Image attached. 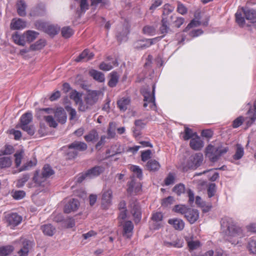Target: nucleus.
Here are the masks:
<instances>
[{"label":"nucleus","instance_id":"obj_1","mask_svg":"<svg viewBox=\"0 0 256 256\" xmlns=\"http://www.w3.org/2000/svg\"><path fill=\"white\" fill-rule=\"evenodd\" d=\"M221 226L224 239L232 244H237L238 242V239L243 236L242 228L234 224L232 218H222L221 220Z\"/></svg>","mask_w":256,"mask_h":256},{"label":"nucleus","instance_id":"obj_2","mask_svg":"<svg viewBox=\"0 0 256 256\" xmlns=\"http://www.w3.org/2000/svg\"><path fill=\"white\" fill-rule=\"evenodd\" d=\"M242 14L246 18L249 20L252 24L256 19V11L255 10L242 8L240 10H238L235 14L236 22L240 26H243L245 24V19L242 16Z\"/></svg>","mask_w":256,"mask_h":256},{"label":"nucleus","instance_id":"obj_3","mask_svg":"<svg viewBox=\"0 0 256 256\" xmlns=\"http://www.w3.org/2000/svg\"><path fill=\"white\" fill-rule=\"evenodd\" d=\"M228 146L215 147L212 144H209L206 148V155L210 161L215 162L219 158L228 151Z\"/></svg>","mask_w":256,"mask_h":256},{"label":"nucleus","instance_id":"obj_4","mask_svg":"<svg viewBox=\"0 0 256 256\" xmlns=\"http://www.w3.org/2000/svg\"><path fill=\"white\" fill-rule=\"evenodd\" d=\"M155 88V85H153L152 92L149 88H143L141 90L144 98V106L146 108L148 106L150 110H156V109L154 96Z\"/></svg>","mask_w":256,"mask_h":256},{"label":"nucleus","instance_id":"obj_5","mask_svg":"<svg viewBox=\"0 0 256 256\" xmlns=\"http://www.w3.org/2000/svg\"><path fill=\"white\" fill-rule=\"evenodd\" d=\"M54 174V171L52 167L48 164H46L43 167L42 176H39L38 173L35 174L33 180L38 186H44L43 183L46 178H49Z\"/></svg>","mask_w":256,"mask_h":256},{"label":"nucleus","instance_id":"obj_6","mask_svg":"<svg viewBox=\"0 0 256 256\" xmlns=\"http://www.w3.org/2000/svg\"><path fill=\"white\" fill-rule=\"evenodd\" d=\"M54 112L53 110L50 108H40L36 111V115L39 118H44L50 127L56 128L58 124L51 116H47L46 114H50Z\"/></svg>","mask_w":256,"mask_h":256},{"label":"nucleus","instance_id":"obj_7","mask_svg":"<svg viewBox=\"0 0 256 256\" xmlns=\"http://www.w3.org/2000/svg\"><path fill=\"white\" fill-rule=\"evenodd\" d=\"M104 94L101 90H89L84 98V101L89 106L95 104L98 100L100 96H103Z\"/></svg>","mask_w":256,"mask_h":256},{"label":"nucleus","instance_id":"obj_8","mask_svg":"<svg viewBox=\"0 0 256 256\" xmlns=\"http://www.w3.org/2000/svg\"><path fill=\"white\" fill-rule=\"evenodd\" d=\"M36 26L38 30H42L50 36L56 34L58 31V29L56 26L47 25L46 23L41 22H36Z\"/></svg>","mask_w":256,"mask_h":256},{"label":"nucleus","instance_id":"obj_9","mask_svg":"<svg viewBox=\"0 0 256 256\" xmlns=\"http://www.w3.org/2000/svg\"><path fill=\"white\" fill-rule=\"evenodd\" d=\"M112 191L108 188L104 190L102 198V206L104 209H108L112 204Z\"/></svg>","mask_w":256,"mask_h":256},{"label":"nucleus","instance_id":"obj_10","mask_svg":"<svg viewBox=\"0 0 256 256\" xmlns=\"http://www.w3.org/2000/svg\"><path fill=\"white\" fill-rule=\"evenodd\" d=\"M163 36H164L162 37H156L150 39L138 40L134 44V48L136 49L146 48L160 40L161 38H163Z\"/></svg>","mask_w":256,"mask_h":256},{"label":"nucleus","instance_id":"obj_11","mask_svg":"<svg viewBox=\"0 0 256 256\" xmlns=\"http://www.w3.org/2000/svg\"><path fill=\"white\" fill-rule=\"evenodd\" d=\"M5 218L8 225L12 227L18 225L22 220V216L16 213L8 214Z\"/></svg>","mask_w":256,"mask_h":256},{"label":"nucleus","instance_id":"obj_12","mask_svg":"<svg viewBox=\"0 0 256 256\" xmlns=\"http://www.w3.org/2000/svg\"><path fill=\"white\" fill-rule=\"evenodd\" d=\"M250 106V110L247 113V116L246 120L248 126H250L256 120V101L254 104V110L252 109L251 104L248 103Z\"/></svg>","mask_w":256,"mask_h":256},{"label":"nucleus","instance_id":"obj_13","mask_svg":"<svg viewBox=\"0 0 256 256\" xmlns=\"http://www.w3.org/2000/svg\"><path fill=\"white\" fill-rule=\"evenodd\" d=\"M131 213L136 223L140 222L141 219V212L138 203L134 202L130 204Z\"/></svg>","mask_w":256,"mask_h":256},{"label":"nucleus","instance_id":"obj_14","mask_svg":"<svg viewBox=\"0 0 256 256\" xmlns=\"http://www.w3.org/2000/svg\"><path fill=\"white\" fill-rule=\"evenodd\" d=\"M190 146L194 150H200L204 146V142L200 136L196 135L190 140Z\"/></svg>","mask_w":256,"mask_h":256},{"label":"nucleus","instance_id":"obj_15","mask_svg":"<svg viewBox=\"0 0 256 256\" xmlns=\"http://www.w3.org/2000/svg\"><path fill=\"white\" fill-rule=\"evenodd\" d=\"M184 217L191 224L194 223L199 218V212L196 209L189 208Z\"/></svg>","mask_w":256,"mask_h":256},{"label":"nucleus","instance_id":"obj_16","mask_svg":"<svg viewBox=\"0 0 256 256\" xmlns=\"http://www.w3.org/2000/svg\"><path fill=\"white\" fill-rule=\"evenodd\" d=\"M79 206L80 202L78 200L75 198H72L65 205L64 212L67 214L70 213L72 212L77 210Z\"/></svg>","mask_w":256,"mask_h":256},{"label":"nucleus","instance_id":"obj_17","mask_svg":"<svg viewBox=\"0 0 256 256\" xmlns=\"http://www.w3.org/2000/svg\"><path fill=\"white\" fill-rule=\"evenodd\" d=\"M163 216L162 212H156L153 214L152 220L153 222L154 228L158 230L163 226Z\"/></svg>","mask_w":256,"mask_h":256},{"label":"nucleus","instance_id":"obj_18","mask_svg":"<svg viewBox=\"0 0 256 256\" xmlns=\"http://www.w3.org/2000/svg\"><path fill=\"white\" fill-rule=\"evenodd\" d=\"M142 189V185L139 182H136L134 180L128 184L127 188L128 192L130 194H136L140 192Z\"/></svg>","mask_w":256,"mask_h":256},{"label":"nucleus","instance_id":"obj_19","mask_svg":"<svg viewBox=\"0 0 256 256\" xmlns=\"http://www.w3.org/2000/svg\"><path fill=\"white\" fill-rule=\"evenodd\" d=\"M134 225L130 220L126 221L123 224V236L130 238L133 234Z\"/></svg>","mask_w":256,"mask_h":256},{"label":"nucleus","instance_id":"obj_20","mask_svg":"<svg viewBox=\"0 0 256 256\" xmlns=\"http://www.w3.org/2000/svg\"><path fill=\"white\" fill-rule=\"evenodd\" d=\"M54 117L57 120L62 124L66 122L67 116L64 109L62 108H58L54 112Z\"/></svg>","mask_w":256,"mask_h":256},{"label":"nucleus","instance_id":"obj_21","mask_svg":"<svg viewBox=\"0 0 256 256\" xmlns=\"http://www.w3.org/2000/svg\"><path fill=\"white\" fill-rule=\"evenodd\" d=\"M94 56V54L92 52L88 49H86L76 58V61L77 62H86L92 60Z\"/></svg>","mask_w":256,"mask_h":256},{"label":"nucleus","instance_id":"obj_22","mask_svg":"<svg viewBox=\"0 0 256 256\" xmlns=\"http://www.w3.org/2000/svg\"><path fill=\"white\" fill-rule=\"evenodd\" d=\"M104 170V168L101 166H96L88 170L86 172V175L88 178H92L98 176Z\"/></svg>","mask_w":256,"mask_h":256},{"label":"nucleus","instance_id":"obj_23","mask_svg":"<svg viewBox=\"0 0 256 256\" xmlns=\"http://www.w3.org/2000/svg\"><path fill=\"white\" fill-rule=\"evenodd\" d=\"M26 26V22L21 18H14L10 24L11 28L14 30L24 29Z\"/></svg>","mask_w":256,"mask_h":256},{"label":"nucleus","instance_id":"obj_24","mask_svg":"<svg viewBox=\"0 0 256 256\" xmlns=\"http://www.w3.org/2000/svg\"><path fill=\"white\" fill-rule=\"evenodd\" d=\"M88 146L86 143L82 142L75 141L68 146L70 150L74 151H84L86 150Z\"/></svg>","mask_w":256,"mask_h":256},{"label":"nucleus","instance_id":"obj_25","mask_svg":"<svg viewBox=\"0 0 256 256\" xmlns=\"http://www.w3.org/2000/svg\"><path fill=\"white\" fill-rule=\"evenodd\" d=\"M169 224L172 225L173 227L176 230H182L184 227V222L180 218H172L168 220Z\"/></svg>","mask_w":256,"mask_h":256},{"label":"nucleus","instance_id":"obj_26","mask_svg":"<svg viewBox=\"0 0 256 256\" xmlns=\"http://www.w3.org/2000/svg\"><path fill=\"white\" fill-rule=\"evenodd\" d=\"M12 38L14 43L20 46H24L26 42L24 32L20 34L16 32L12 35Z\"/></svg>","mask_w":256,"mask_h":256},{"label":"nucleus","instance_id":"obj_27","mask_svg":"<svg viewBox=\"0 0 256 256\" xmlns=\"http://www.w3.org/2000/svg\"><path fill=\"white\" fill-rule=\"evenodd\" d=\"M129 24L126 22L122 28V33L120 31L118 32L116 37L118 40L122 42L126 40L127 35L129 32Z\"/></svg>","mask_w":256,"mask_h":256},{"label":"nucleus","instance_id":"obj_28","mask_svg":"<svg viewBox=\"0 0 256 256\" xmlns=\"http://www.w3.org/2000/svg\"><path fill=\"white\" fill-rule=\"evenodd\" d=\"M235 153L232 158L234 160L241 159L244 155V148L242 144H237L234 146Z\"/></svg>","mask_w":256,"mask_h":256},{"label":"nucleus","instance_id":"obj_29","mask_svg":"<svg viewBox=\"0 0 256 256\" xmlns=\"http://www.w3.org/2000/svg\"><path fill=\"white\" fill-rule=\"evenodd\" d=\"M32 120V114L30 112L25 113L22 114L20 118L21 126L20 128L24 127L26 128V126H28Z\"/></svg>","mask_w":256,"mask_h":256},{"label":"nucleus","instance_id":"obj_30","mask_svg":"<svg viewBox=\"0 0 256 256\" xmlns=\"http://www.w3.org/2000/svg\"><path fill=\"white\" fill-rule=\"evenodd\" d=\"M16 8L19 16H24L26 15V5L23 0H20L17 2Z\"/></svg>","mask_w":256,"mask_h":256},{"label":"nucleus","instance_id":"obj_31","mask_svg":"<svg viewBox=\"0 0 256 256\" xmlns=\"http://www.w3.org/2000/svg\"><path fill=\"white\" fill-rule=\"evenodd\" d=\"M90 74L94 79L98 82H102L104 81V75L102 72L94 70H92L90 71Z\"/></svg>","mask_w":256,"mask_h":256},{"label":"nucleus","instance_id":"obj_32","mask_svg":"<svg viewBox=\"0 0 256 256\" xmlns=\"http://www.w3.org/2000/svg\"><path fill=\"white\" fill-rule=\"evenodd\" d=\"M130 99L128 98H122L118 101V106L120 110L125 111L130 104Z\"/></svg>","mask_w":256,"mask_h":256},{"label":"nucleus","instance_id":"obj_33","mask_svg":"<svg viewBox=\"0 0 256 256\" xmlns=\"http://www.w3.org/2000/svg\"><path fill=\"white\" fill-rule=\"evenodd\" d=\"M161 22L162 25L160 28V30L162 34H165L170 30L168 17H162Z\"/></svg>","mask_w":256,"mask_h":256},{"label":"nucleus","instance_id":"obj_34","mask_svg":"<svg viewBox=\"0 0 256 256\" xmlns=\"http://www.w3.org/2000/svg\"><path fill=\"white\" fill-rule=\"evenodd\" d=\"M146 166L147 169L150 171H156L160 168V164L158 161L150 160L148 162Z\"/></svg>","mask_w":256,"mask_h":256},{"label":"nucleus","instance_id":"obj_35","mask_svg":"<svg viewBox=\"0 0 256 256\" xmlns=\"http://www.w3.org/2000/svg\"><path fill=\"white\" fill-rule=\"evenodd\" d=\"M41 229L44 234L48 236H52L55 232V228L50 224L42 226Z\"/></svg>","mask_w":256,"mask_h":256},{"label":"nucleus","instance_id":"obj_36","mask_svg":"<svg viewBox=\"0 0 256 256\" xmlns=\"http://www.w3.org/2000/svg\"><path fill=\"white\" fill-rule=\"evenodd\" d=\"M46 9L44 6H38L34 8L30 13L31 16H42L45 14Z\"/></svg>","mask_w":256,"mask_h":256},{"label":"nucleus","instance_id":"obj_37","mask_svg":"<svg viewBox=\"0 0 256 256\" xmlns=\"http://www.w3.org/2000/svg\"><path fill=\"white\" fill-rule=\"evenodd\" d=\"M206 172H208V176L209 178V180L214 182L219 177L218 173L212 170H208L204 171L202 172L196 174L195 175L196 176H200L202 174H206Z\"/></svg>","mask_w":256,"mask_h":256},{"label":"nucleus","instance_id":"obj_38","mask_svg":"<svg viewBox=\"0 0 256 256\" xmlns=\"http://www.w3.org/2000/svg\"><path fill=\"white\" fill-rule=\"evenodd\" d=\"M24 34L26 42H30L36 39L38 34L35 31L28 30L24 32Z\"/></svg>","mask_w":256,"mask_h":256},{"label":"nucleus","instance_id":"obj_39","mask_svg":"<svg viewBox=\"0 0 256 256\" xmlns=\"http://www.w3.org/2000/svg\"><path fill=\"white\" fill-rule=\"evenodd\" d=\"M192 160L193 165L194 167L198 166L203 160V155L201 153H198L195 154L192 157Z\"/></svg>","mask_w":256,"mask_h":256},{"label":"nucleus","instance_id":"obj_40","mask_svg":"<svg viewBox=\"0 0 256 256\" xmlns=\"http://www.w3.org/2000/svg\"><path fill=\"white\" fill-rule=\"evenodd\" d=\"M98 137L97 132L95 130H93L84 136V139L87 142H90L96 140Z\"/></svg>","mask_w":256,"mask_h":256},{"label":"nucleus","instance_id":"obj_41","mask_svg":"<svg viewBox=\"0 0 256 256\" xmlns=\"http://www.w3.org/2000/svg\"><path fill=\"white\" fill-rule=\"evenodd\" d=\"M198 135L196 132H194L192 129L188 127H184V132L183 138L185 140L192 139V138Z\"/></svg>","mask_w":256,"mask_h":256},{"label":"nucleus","instance_id":"obj_42","mask_svg":"<svg viewBox=\"0 0 256 256\" xmlns=\"http://www.w3.org/2000/svg\"><path fill=\"white\" fill-rule=\"evenodd\" d=\"M14 250L12 246L8 245L0 247V256H6L10 254Z\"/></svg>","mask_w":256,"mask_h":256},{"label":"nucleus","instance_id":"obj_43","mask_svg":"<svg viewBox=\"0 0 256 256\" xmlns=\"http://www.w3.org/2000/svg\"><path fill=\"white\" fill-rule=\"evenodd\" d=\"M118 80V76L116 72H112L110 74V78L108 82V84L110 87H114Z\"/></svg>","mask_w":256,"mask_h":256},{"label":"nucleus","instance_id":"obj_44","mask_svg":"<svg viewBox=\"0 0 256 256\" xmlns=\"http://www.w3.org/2000/svg\"><path fill=\"white\" fill-rule=\"evenodd\" d=\"M36 160L35 158H34L32 160L28 161L20 168L19 172L27 170H30L32 167L36 165Z\"/></svg>","mask_w":256,"mask_h":256},{"label":"nucleus","instance_id":"obj_45","mask_svg":"<svg viewBox=\"0 0 256 256\" xmlns=\"http://www.w3.org/2000/svg\"><path fill=\"white\" fill-rule=\"evenodd\" d=\"M188 208H189L185 205L178 204L174 206L172 210L176 212L180 213L185 216Z\"/></svg>","mask_w":256,"mask_h":256},{"label":"nucleus","instance_id":"obj_46","mask_svg":"<svg viewBox=\"0 0 256 256\" xmlns=\"http://www.w3.org/2000/svg\"><path fill=\"white\" fill-rule=\"evenodd\" d=\"M12 163V160L8 156H4L0 158V166L2 168L10 167Z\"/></svg>","mask_w":256,"mask_h":256},{"label":"nucleus","instance_id":"obj_47","mask_svg":"<svg viewBox=\"0 0 256 256\" xmlns=\"http://www.w3.org/2000/svg\"><path fill=\"white\" fill-rule=\"evenodd\" d=\"M117 65V62H112V64L111 62L106 63L103 62L100 65V68L103 70L108 71L112 70L114 66Z\"/></svg>","mask_w":256,"mask_h":256},{"label":"nucleus","instance_id":"obj_48","mask_svg":"<svg viewBox=\"0 0 256 256\" xmlns=\"http://www.w3.org/2000/svg\"><path fill=\"white\" fill-rule=\"evenodd\" d=\"M73 34L74 30L70 26L64 27L62 30V34L66 38H70Z\"/></svg>","mask_w":256,"mask_h":256},{"label":"nucleus","instance_id":"obj_49","mask_svg":"<svg viewBox=\"0 0 256 256\" xmlns=\"http://www.w3.org/2000/svg\"><path fill=\"white\" fill-rule=\"evenodd\" d=\"M46 42L44 40H38L34 44H32L30 46V48L32 50H39L42 49L45 46Z\"/></svg>","mask_w":256,"mask_h":256},{"label":"nucleus","instance_id":"obj_50","mask_svg":"<svg viewBox=\"0 0 256 256\" xmlns=\"http://www.w3.org/2000/svg\"><path fill=\"white\" fill-rule=\"evenodd\" d=\"M164 244L168 247L181 248L182 246V242L180 240H176L172 242L164 241Z\"/></svg>","mask_w":256,"mask_h":256},{"label":"nucleus","instance_id":"obj_51","mask_svg":"<svg viewBox=\"0 0 256 256\" xmlns=\"http://www.w3.org/2000/svg\"><path fill=\"white\" fill-rule=\"evenodd\" d=\"M186 190L184 185L182 184H179L176 185L173 188V192L178 196L184 192Z\"/></svg>","mask_w":256,"mask_h":256},{"label":"nucleus","instance_id":"obj_52","mask_svg":"<svg viewBox=\"0 0 256 256\" xmlns=\"http://www.w3.org/2000/svg\"><path fill=\"white\" fill-rule=\"evenodd\" d=\"M247 248L250 253L256 254V240L250 239Z\"/></svg>","mask_w":256,"mask_h":256},{"label":"nucleus","instance_id":"obj_53","mask_svg":"<svg viewBox=\"0 0 256 256\" xmlns=\"http://www.w3.org/2000/svg\"><path fill=\"white\" fill-rule=\"evenodd\" d=\"M174 7L169 4H165L163 6L162 17H167V16L172 12Z\"/></svg>","mask_w":256,"mask_h":256},{"label":"nucleus","instance_id":"obj_54","mask_svg":"<svg viewBox=\"0 0 256 256\" xmlns=\"http://www.w3.org/2000/svg\"><path fill=\"white\" fill-rule=\"evenodd\" d=\"M28 241L26 240L24 242V246L18 252L20 256H26L28 252Z\"/></svg>","mask_w":256,"mask_h":256},{"label":"nucleus","instance_id":"obj_55","mask_svg":"<svg viewBox=\"0 0 256 256\" xmlns=\"http://www.w3.org/2000/svg\"><path fill=\"white\" fill-rule=\"evenodd\" d=\"M70 97L73 100L76 104L80 102L81 100V95L76 90H72L70 93Z\"/></svg>","mask_w":256,"mask_h":256},{"label":"nucleus","instance_id":"obj_56","mask_svg":"<svg viewBox=\"0 0 256 256\" xmlns=\"http://www.w3.org/2000/svg\"><path fill=\"white\" fill-rule=\"evenodd\" d=\"M143 32L144 34L153 36L156 33V28L150 26H146L143 28Z\"/></svg>","mask_w":256,"mask_h":256},{"label":"nucleus","instance_id":"obj_57","mask_svg":"<svg viewBox=\"0 0 256 256\" xmlns=\"http://www.w3.org/2000/svg\"><path fill=\"white\" fill-rule=\"evenodd\" d=\"M30 178V175L28 174L23 175L22 177L18 180L16 186L20 188L24 186V184Z\"/></svg>","mask_w":256,"mask_h":256},{"label":"nucleus","instance_id":"obj_58","mask_svg":"<svg viewBox=\"0 0 256 256\" xmlns=\"http://www.w3.org/2000/svg\"><path fill=\"white\" fill-rule=\"evenodd\" d=\"M115 134V124L113 122H110L108 130V138H113L114 137Z\"/></svg>","mask_w":256,"mask_h":256},{"label":"nucleus","instance_id":"obj_59","mask_svg":"<svg viewBox=\"0 0 256 256\" xmlns=\"http://www.w3.org/2000/svg\"><path fill=\"white\" fill-rule=\"evenodd\" d=\"M130 170L136 175V176L138 178H142V170L140 168V167L138 166H130Z\"/></svg>","mask_w":256,"mask_h":256},{"label":"nucleus","instance_id":"obj_60","mask_svg":"<svg viewBox=\"0 0 256 256\" xmlns=\"http://www.w3.org/2000/svg\"><path fill=\"white\" fill-rule=\"evenodd\" d=\"M23 152H16L14 156L15 157V164L16 167H18L22 162V159L23 158Z\"/></svg>","mask_w":256,"mask_h":256},{"label":"nucleus","instance_id":"obj_61","mask_svg":"<svg viewBox=\"0 0 256 256\" xmlns=\"http://www.w3.org/2000/svg\"><path fill=\"white\" fill-rule=\"evenodd\" d=\"M216 192V186L214 184H209L208 188V198H210L214 196Z\"/></svg>","mask_w":256,"mask_h":256},{"label":"nucleus","instance_id":"obj_62","mask_svg":"<svg viewBox=\"0 0 256 256\" xmlns=\"http://www.w3.org/2000/svg\"><path fill=\"white\" fill-rule=\"evenodd\" d=\"M246 118H244L242 116H240L238 117V118H236L233 122V124H232L233 128H237L242 124L244 121H245V122H246Z\"/></svg>","mask_w":256,"mask_h":256},{"label":"nucleus","instance_id":"obj_63","mask_svg":"<svg viewBox=\"0 0 256 256\" xmlns=\"http://www.w3.org/2000/svg\"><path fill=\"white\" fill-rule=\"evenodd\" d=\"M175 180L174 176L172 173H170L164 180V184L166 186H169L174 183Z\"/></svg>","mask_w":256,"mask_h":256},{"label":"nucleus","instance_id":"obj_64","mask_svg":"<svg viewBox=\"0 0 256 256\" xmlns=\"http://www.w3.org/2000/svg\"><path fill=\"white\" fill-rule=\"evenodd\" d=\"M152 152L150 150H148L142 152L141 158L143 162H146L150 158Z\"/></svg>","mask_w":256,"mask_h":256}]
</instances>
